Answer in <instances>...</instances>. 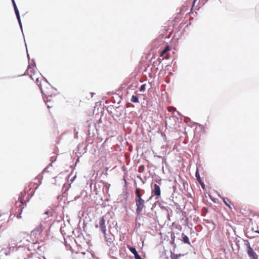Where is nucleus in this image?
Segmentation results:
<instances>
[{
    "label": "nucleus",
    "instance_id": "25",
    "mask_svg": "<svg viewBox=\"0 0 259 259\" xmlns=\"http://www.w3.org/2000/svg\"><path fill=\"white\" fill-rule=\"evenodd\" d=\"M40 82V81H39V78H37L36 80H35V83L37 84V85H38V84H39V83Z\"/></svg>",
    "mask_w": 259,
    "mask_h": 259
},
{
    "label": "nucleus",
    "instance_id": "23",
    "mask_svg": "<svg viewBox=\"0 0 259 259\" xmlns=\"http://www.w3.org/2000/svg\"><path fill=\"white\" fill-rule=\"evenodd\" d=\"M52 166V164H49V165L46 167L45 168V169L43 171V173H45V172H48V168L49 167V166Z\"/></svg>",
    "mask_w": 259,
    "mask_h": 259
},
{
    "label": "nucleus",
    "instance_id": "5",
    "mask_svg": "<svg viewBox=\"0 0 259 259\" xmlns=\"http://www.w3.org/2000/svg\"><path fill=\"white\" fill-rule=\"evenodd\" d=\"M14 10L15 15L16 16L17 19L18 23H19V25L20 26V28L21 30L22 33H23V37H24V35L23 31L22 24V22H21V20L19 11L18 8H14Z\"/></svg>",
    "mask_w": 259,
    "mask_h": 259
},
{
    "label": "nucleus",
    "instance_id": "27",
    "mask_svg": "<svg viewBox=\"0 0 259 259\" xmlns=\"http://www.w3.org/2000/svg\"><path fill=\"white\" fill-rule=\"evenodd\" d=\"M12 5H13V6L14 9V8H18L16 3L13 4H12Z\"/></svg>",
    "mask_w": 259,
    "mask_h": 259
},
{
    "label": "nucleus",
    "instance_id": "37",
    "mask_svg": "<svg viewBox=\"0 0 259 259\" xmlns=\"http://www.w3.org/2000/svg\"><path fill=\"white\" fill-rule=\"evenodd\" d=\"M30 77L32 79H33V77H32V75H30Z\"/></svg>",
    "mask_w": 259,
    "mask_h": 259
},
{
    "label": "nucleus",
    "instance_id": "20",
    "mask_svg": "<svg viewBox=\"0 0 259 259\" xmlns=\"http://www.w3.org/2000/svg\"><path fill=\"white\" fill-rule=\"evenodd\" d=\"M196 177L197 178V179L199 181V183H201V180L200 175L197 171L196 172Z\"/></svg>",
    "mask_w": 259,
    "mask_h": 259
},
{
    "label": "nucleus",
    "instance_id": "36",
    "mask_svg": "<svg viewBox=\"0 0 259 259\" xmlns=\"http://www.w3.org/2000/svg\"><path fill=\"white\" fill-rule=\"evenodd\" d=\"M45 214H49V211H46L45 212Z\"/></svg>",
    "mask_w": 259,
    "mask_h": 259
},
{
    "label": "nucleus",
    "instance_id": "14",
    "mask_svg": "<svg viewBox=\"0 0 259 259\" xmlns=\"http://www.w3.org/2000/svg\"><path fill=\"white\" fill-rule=\"evenodd\" d=\"M113 109H115L113 106H109L106 108V110L108 113H113Z\"/></svg>",
    "mask_w": 259,
    "mask_h": 259
},
{
    "label": "nucleus",
    "instance_id": "16",
    "mask_svg": "<svg viewBox=\"0 0 259 259\" xmlns=\"http://www.w3.org/2000/svg\"><path fill=\"white\" fill-rule=\"evenodd\" d=\"M183 241L185 243H187L188 244H190V242L189 241V237H187V236L185 235L183 237Z\"/></svg>",
    "mask_w": 259,
    "mask_h": 259
},
{
    "label": "nucleus",
    "instance_id": "1",
    "mask_svg": "<svg viewBox=\"0 0 259 259\" xmlns=\"http://www.w3.org/2000/svg\"><path fill=\"white\" fill-rule=\"evenodd\" d=\"M135 203L137 206L136 213L137 214L140 215L143 209L145 208V201L142 198V195L141 193V189L140 188H136L135 191Z\"/></svg>",
    "mask_w": 259,
    "mask_h": 259
},
{
    "label": "nucleus",
    "instance_id": "30",
    "mask_svg": "<svg viewBox=\"0 0 259 259\" xmlns=\"http://www.w3.org/2000/svg\"><path fill=\"white\" fill-rule=\"evenodd\" d=\"M90 94L91 95V98H92L93 97V95L95 94V93L91 92Z\"/></svg>",
    "mask_w": 259,
    "mask_h": 259
},
{
    "label": "nucleus",
    "instance_id": "18",
    "mask_svg": "<svg viewBox=\"0 0 259 259\" xmlns=\"http://www.w3.org/2000/svg\"><path fill=\"white\" fill-rule=\"evenodd\" d=\"M140 91L141 92H144L146 90V84H143L140 88Z\"/></svg>",
    "mask_w": 259,
    "mask_h": 259
},
{
    "label": "nucleus",
    "instance_id": "17",
    "mask_svg": "<svg viewBox=\"0 0 259 259\" xmlns=\"http://www.w3.org/2000/svg\"><path fill=\"white\" fill-rule=\"evenodd\" d=\"M128 248L131 251V252L133 253L134 255L137 254V251L135 248L131 246H128Z\"/></svg>",
    "mask_w": 259,
    "mask_h": 259
},
{
    "label": "nucleus",
    "instance_id": "3",
    "mask_svg": "<svg viewBox=\"0 0 259 259\" xmlns=\"http://www.w3.org/2000/svg\"><path fill=\"white\" fill-rule=\"evenodd\" d=\"M25 46L27 48V45H26V43H25ZM26 51H27V58H28V61H29L28 65V69H30V72L31 73H33V74H34L35 72L34 67H36V63H35V60H34V59H32V61L33 62V64L29 62L30 56H29V55L28 54V50H27V48H26Z\"/></svg>",
    "mask_w": 259,
    "mask_h": 259
},
{
    "label": "nucleus",
    "instance_id": "22",
    "mask_svg": "<svg viewBox=\"0 0 259 259\" xmlns=\"http://www.w3.org/2000/svg\"><path fill=\"white\" fill-rule=\"evenodd\" d=\"M135 259H142L141 258V257L140 256V255L138 253V252L137 253V254H135Z\"/></svg>",
    "mask_w": 259,
    "mask_h": 259
},
{
    "label": "nucleus",
    "instance_id": "13",
    "mask_svg": "<svg viewBox=\"0 0 259 259\" xmlns=\"http://www.w3.org/2000/svg\"><path fill=\"white\" fill-rule=\"evenodd\" d=\"M44 100V101L45 102L46 104V105L47 106V107H48V108H50L51 107H52V105H51V100H50V99H47L46 100V99H45V100Z\"/></svg>",
    "mask_w": 259,
    "mask_h": 259
},
{
    "label": "nucleus",
    "instance_id": "12",
    "mask_svg": "<svg viewBox=\"0 0 259 259\" xmlns=\"http://www.w3.org/2000/svg\"><path fill=\"white\" fill-rule=\"evenodd\" d=\"M131 101L133 103H139V98L138 96L135 95H133L131 99Z\"/></svg>",
    "mask_w": 259,
    "mask_h": 259
},
{
    "label": "nucleus",
    "instance_id": "21",
    "mask_svg": "<svg viewBox=\"0 0 259 259\" xmlns=\"http://www.w3.org/2000/svg\"><path fill=\"white\" fill-rule=\"evenodd\" d=\"M179 256L177 254H172L171 255V259H178Z\"/></svg>",
    "mask_w": 259,
    "mask_h": 259
},
{
    "label": "nucleus",
    "instance_id": "15",
    "mask_svg": "<svg viewBox=\"0 0 259 259\" xmlns=\"http://www.w3.org/2000/svg\"><path fill=\"white\" fill-rule=\"evenodd\" d=\"M138 84L137 82L133 83L128 87V88L131 90H134L135 88L137 87Z\"/></svg>",
    "mask_w": 259,
    "mask_h": 259
},
{
    "label": "nucleus",
    "instance_id": "34",
    "mask_svg": "<svg viewBox=\"0 0 259 259\" xmlns=\"http://www.w3.org/2000/svg\"><path fill=\"white\" fill-rule=\"evenodd\" d=\"M51 87H52V89H54L55 90H57V89H56L55 88L53 87V86H52L51 85Z\"/></svg>",
    "mask_w": 259,
    "mask_h": 259
},
{
    "label": "nucleus",
    "instance_id": "19",
    "mask_svg": "<svg viewBox=\"0 0 259 259\" xmlns=\"http://www.w3.org/2000/svg\"><path fill=\"white\" fill-rule=\"evenodd\" d=\"M175 111H177V113H181L179 111H177L175 108H170L168 109V112L174 113Z\"/></svg>",
    "mask_w": 259,
    "mask_h": 259
},
{
    "label": "nucleus",
    "instance_id": "40",
    "mask_svg": "<svg viewBox=\"0 0 259 259\" xmlns=\"http://www.w3.org/2000/svg\"><path fill=\"white\" fill-rule=\"evenodd\" d=\"M257 232L258 233H259V231H257Z\"/></svg>",
    "mask_w": 259,
    "mask_h": 259
},
{
    "label": "nucleus",
    "instance_id": "9",
    "mask_svg": "<svg viewBox=\"0 0 259 259\" xmlns=\"http://www.w3.org/2000/svg\"><path fill=\"white\" fill-rule=\"evenodd\" d=\"M45 229L44 226L42 224H39L32 231L36 235H39Z\"/></svg>",
    "mask_w": 259,
    "mask_h": 259
},
{
    "label": "nucleus",
    "instance_id": "31",
    "mask_svg": "<svg viewBox=\"0 0 259 259\" xmlns=\"http://www.w3.org/2000/svg\"><path fill=\"white\" fill-rule=\"evenodd\" d=\"M168 50H170V49H169V46H166V48H165V50H168Z\"/></svg>",
    "mask_w": 259,
    "mask_h": 259
},
{
    "label": "nucleus",
    "instance_id": "29",
    "mask_svg": "<svg viewBox=\"0 0 259 259\" xmlns=\"http://www.w3.org/2000/svg\"><path fill=\"white\" fill-rule=\"evenodd\" d=\"M224 203H225V204H226V205H227L228 206H229V207H230V205L227 203V202L225 200H224Z\"/></svg>",
    "mask_w": 259,
    "mask_h": 259
},
{
    "label": "nucleus",
    "instance_id": "24",
    "mask_svg": "<svg viewBox=\"0 0 259 259\" xmlns=\"http://www.w3.org/2000/svg\"><path fill=\"white\" fill-rule=\"evenodd\" d=\"M43 78H44V80L45 82H46L47 83H48L50 85H51V84H50V83L49 82V81H48L47 79L44 76H42Z\"/></svg>",
    "mask_w": 259,
    "mask_h": 259
},
{
    "label": "nucleus",
    "instance_id": "8",
    "mask_svg": "<svg viewBox=\"0 0 259 259\" xmlns=\"http://www.w3.org/2000/svg\"><path fill=\"white\" fill-rule=\"evenodd\" d=\"M152 193L154 196H156L157 197H160L161 195V190L160 187L158 185L156 184L154 185Z\"/></svg>",
    "mask_w": 259,
    "mask_h": 259
},
{
    "label": "nucleus",
    "instance_id": "39",
    "mask_svg": "<svg viewBox=\"0 0 259 259\" xmlns=\"http://www.w3.org/2000/svg\"><path fill=\"white\" fill-rule=\"evenodd\" d=\"M208 1V0H205V3H206V2H207Z\"/></svg>",
    "mask_w": 259,
    "mask_h": 259
},
{
    "label": "nucleus",
    "instance_id": "33",
    "mask_svg": "<svg viewBox=\"0 0 259 259\" xmlns=\"http://www.w3.org/2000/svg\"><path fill=\"white\" fill-rule=\"evenodd\" d=\"M21 213H20V214H19V215H18V216H17V218H21Z\"/></svg>",
    "mask_w": 259,
    "mask_h": 259
},
{
    "label": "nucleus",
    "instance_id": "7",
    "mask_svg": "<svg viewBox=\"0 0 259 259\" xmlns=\"http://www.w3.org/2000/svg\"><path fill=\"white\" fill-rule=\"evenodd\" d=\"M247 253L251 259H257L258 256L256 253L254 251L253 249L251 247L249 244L247 247Z\"/></svg>",
    "mask_w": 259,
    "mask_h": 259
},
{
    "label": "nucleus",
    "instance_id": "32",
    "mask_svg": "<svg viewBox=\"0 0 259 259\" xmlns=\"http://www.w3.org/2000/svg\"><path fill=\"white\" fill-rule=\"evenodd\" d=\"M12 4L16 3L15 0H11Z\"/></svg>",
    "mask_w": 259,
    "mask_h": 259
},
{
    "label": "nucleus",
    "instance_id": "4",
    "mask_svg": "<svg viewBox=\"0 0 259 259\" xmlns=\"http://www.w3.org/2000/svg\"><path fill=\"white\" fill-rule=\"evenodd\" d=\"M104 107L101 105V102H97L93 113H104Z\"/></svg>",
    "mask_w": 259,
    "mask_h": 259
},
{
    "label": "nucleus",
    "instance_id": "6",
    "mask_svg": "<svg viewBox=\"0 0 259 259\" xmlns=\"http://www.w3.org/2000/svg\"><path fill=\"white\" fill-rule=\"evenodd\" d=\"M26 192L25 191L21 192L19 195V198H18V201L21 203V204L19 206L20 207L21 212L22 211V209L24 208V206H23V204H24V197L26 196Z\"/></svg>",
    "mask_w": 259,
    "mask_h": 259
},
{
    "label": "nucleus",
    "instance_id": "2",
    "mask_svg": "<svg viewBox=\"0 0 259 259\" xmlns=\"http://www.w3.org/2000/svg\"><path fill=\"white\" fill-rule=\"evenodd\" d=\"M99 226L101 230V231L104 234V237L106 240L107 242H109L110 243L112 242L113 241L112 240L111 238H107V233H106V228L105 225V220L104 218V217H102L100 219L99 221Z\"/></svg>",
    "mask_w": 259,
    "mask_h": 259
},
{
    "label": "nucleus",
    "instance_id": "35",
    "mask_svg": "<svg viewBox=\"0 0 259 259\" xmlns=\"http://www.w3.org/2000/svg\"><path fill=\"white\" fill-rule=\"evenodd\" d=\"M158 61H159V64H160L161 62V59L160 58H158Z\"/></svg>",
    "mask_w": 259,
    "mask_h": 259
},
{
    "label": "nucleus",
    "instance_id": "10",
    "mask_svg": "<svg viewBox=\"0 0 259 259\" xmlns=\"http://www.w3.org/2000/svg\"><path fill=\"white\" fill-rule=\"evenodd\" d=\"M38 87H39V90H40V91L41 92V94L42 95L44 100H45V97H51V95H47V94H45L44 93V91L42 90V86H41V82L39 83V84H38Z\"/></svg>",
    "mask_w": 259,
    "mask_h": 259
},
{
    "label": "nucleus",
    "instance_id": "26",
    "mask_svg": "<svg viewBox=\"0 0 259 259\" xmlns=\"http://www.w3.org/2000/svg\"><path fill=\"white\" fill-rule=\"evenodd\" d=\"M12 5H13V6L14 9V8H18L16 3L13 4H12Z\"/></svg>",
    "mask_w": 259,
    "mask_h": 259
},
{
    "label": "nucleus",
    "instance_id": "11",
    "mask_svg": "<svg viewBox=\"0 0 259 259\" xmlns=\"http://www.w3.org/2000/svg\"><path fill=\"white\" fill-rule=\"evenodd\" d=\"M114 110H115L116 113L119 112V113H121V112H123L124 111H125L124 107L122 106H118L116 107V109Z\"/></svg>",
    "mask_w": 259,
    "mask_h": 259
},
{
    "label": "nucleus",
    "instance_id": "28",
    "mask_svg": "<svg viewBox=\"0 0 259 259\" xmlns=\"http://www.w3.org/2000/svg\"><path fill=\"white\" fill-rule=\"evenodd\" d=\"M200 185H201V187H202L203 188H204V183H203L202 181H201V183H200Z\"/></svg>",
    "mask_w": 259,
    "mask_h": 259
},
{
    "label": "nucleus",
    "instance_id": "38",
    "mask_svg": "<svg viewBox=\"0 0 259 259\" xmlns=\"http://www.w3.org/2000/svg\"><path fill=\"white\" fill-rule=\"evenodd\" d=\"M197 0H194V3H195L196 2Z\"/></svg>",
    "mask_w": 259,
    "mask_h": 259
}]
</instances>
